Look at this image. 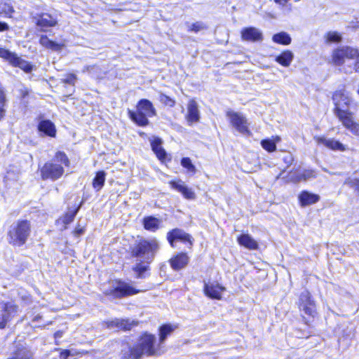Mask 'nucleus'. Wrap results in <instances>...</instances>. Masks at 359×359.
Here are the masks:
<instances>
[{"label": "nucleus", "mask_w": 359, "mask_h": 359, "mask_svg": "<svg viewBox=\"0 0 359 359\" xmlns=\"http://www.w3.org/2000/svg\"><path fill=\"white\" fill-rule=\"evenodd\" d=\"M163 346L157 341L155 334L147 331L142 332L137 338V343L130 346L124 353V359H140L143 355L158 356L163 353Z\"/></svg>", "instance_id": "obj_3"}, {"label": "nucleus", "mask_w": 359, "mask_h": 359, "mask_svg": "<svg viewBox=\"0 0 359 359\" xmlns=\"http://www.w3.org/2000/svg\"><path fill=\"white\" fill-rule=\"evenodd\" d=\"M70 165V159L67 154L58 150L55 151L53 158L46 161L39 168L38 171L42 180L55 182L64 175L65 167L69 168Z\"/></svg>", "instance_id": "obj_4"}, {"label": "nucleus", "mask_w": 359, "mask_h": 359, "mask_svg": "<svg viewBox=\"0 0 359 359\" xmlns=\"http://www.w3.org/2000/svg\"><path fill=\"white\" fill-rule=\"evenodd\" d=\"M169 186L171 189L180 192L187 200H194L196 198L194 191L187 186L184 185L181 180H172L169 181Z\"/></svg>", "instance_id": "obj_19"}, {"label": "nucleus", "mask_w": 359, "mask_h": 359, "mask_svg": "<svg viewBox=\"0 0 359 359\" xmlns=\"http://www.w3.org/2000/svg\"><path fill=\"white\" fill-rule=\"evenodd\" d=\"M107 173L104 170H99L95 172L93 179L92 186L96 191H100L104 185Z\"/></svg>", "instance_id": "obj_34"}, {"label": "nucleus", "mask_w": 359, "mask_h": 359, "mask_svg": "<svg viewBox=\"0 0 359 359\" xmlns=\"http://www.w3.org/2000/svg\"><path fill=\"white\" fill-rule=\"evenodd\" d=\"M33 353L27 347L22 345L18 346L12 353V355L8 359H33Z\"/></svg>", "instance_id": "obj_29"}, {"label": "nucleus", "mask_w": 359, "mask_h": 359, "mask_svg": "<svg viewBox=\"0 0 359 359\" xmlns=\"http://www.w3.org/2000/svg\"><path fill=\"white\" fill-rule=\"evenodd\" d=\"M236 241L240 246L249 250H257L259 248L257 241L248 233L238 235L236 238Z\"/></svg>", "instance_id": "obj_26"}, {"label": "nucleus", "mask_w": 359, "mask_h": 359, "mask_svg": "<svg viewBox=\"0 0 359 359\" xmlns=\"http://www.w3.org/2000/svg\"><path fill=\"white\" fill-rule=\"evenodd\" d=\"M15 9L8 0H0V17L13 18Z\"/></svg>", "instance_id": "obj_33"}, {"label": "nucleus", "mask_w": 359, "mask_h": 359, "mask_svg": "<svg viewBox=\"0 0 359 359\" xmlns=\"http://www.w3.org/2000/svg\"><path fill=\"white\" fill-rule=\"evenodd\" d=\"M138 325V321L128 319L115 318L106 322L108 328H117L118 330L127 332L131 330L134 327Z\"/></svg>", "instance_id": "obj_20"}, {"label": "nucleus", "mask_w": 359, "mask_h": 359, "mask_svg": "<svg viewBox=\"0 0 359 359\" xmlns=\"http://www.w3.org/2000/svg\"><path fill=\"white\" fill-rule=\"evenodd\" d=\"M281 140L280 136L273 135L271 139H263L260 142L262 148L269 153H273L277 150L276 144Z\"/></svg>", "instance_id": "obj_31"}, {"label": "nucleus", "mask_w": 359, "mask_h": 359, "mask_svg": "<svg viewBox=\"0 0 359 359\" xmlns=\"http://www.w3.org/2000/svg\"><path fill=\"white\" fill-rule=\"evenodd\" d=\"M290 0H274V1L276 4H284L287 3Z\"/></svg>", "instance_id": "obj_50"}, {"label": "nucleus", "mask_w": 359, "mask_h": 359, "mask_svg": "<svg viewBox=\"0 0 359 359\" xmlns=\"http://www.w3.org/2000/svg\"><path fill=\"white\" fill-rule=\"evenodd\" d=\"M71 355V352L68 349L62 350L60 353V357L61 359H67L68 357Z\"/></svg>", "instance_id": "obj_48"}, {"label": "nucleus", "mask_w": 359, "mask_h": 359, "mask_svg": "<svg viewBox=\"0 0 359 359\" xmlns=\"http://www.w3.org/2000/svg\"><path fill=\"white\" fill-rule=\"evenodd\" d=\"M0 57L8 62L13 67H18L25 73H31L34 66L28 61L19 57L15 53L0 47Z\"/></svg>", "instance_id": "obj_10"}, {"label": "nucleus", "mask_w": 359, "mask_h": 359, "mask_svg": "<svg viewBox=\"0 0 359 359\" xmlns=\"http://www.w3.org/2000/svg\"><path fill=\"white\" fill-rule=\"evenodd\" d=\"M10 29L8 24L4 21H0V32H7Z\"/></svg>", "instance_id": "obj_47"}, {"label": "nucleus", "mask_w": 359, "mask_h": 359, "mask_svg": "<svg viewBox=\"0 0 359 359\" xmlns=\"http://www.w3.org/2000/svg\"><path fill=\"white\" fill-rule=\"evenodd\" d=\"M208 29V27L204 23L201 22H196L192 23L188 27L187 31L189 32H193L195 33H198L200 31H202L203 29Z\"/></svg>", "instance_id": "obj_41"}, {"label": "nucleus", "mask_w": 359, "mask_h": 359, "mask_svg": "<svg viewBox=\"0 0 359 359\" xmlns=\"http://www.w3.org/2000/svg\"><path fill=\"white\" fill-rule=\"evenodd\" d=\"M241 38L243 41L261 42L264 36L262 32L255 27H244L241 31Z\"/></svg>", "instance_id": "obj_17"}, {"label": "nucleus", "mask_w": 359, "mask_h": 359, "mask_svg": "<svg viewBox=\"0 0 359 359\" xmlns=\"http://www.w3.org/2000/svg\"><path fill=\"white\" fill-rule=\"evenodd\" d=\"M39 132L50 137H55L57 129L55 125L49 119L41 120L37 125Z\"/></svg>", "instance_id": "obj_25"}, {"label": "nucleus", "mask_w": 359, "mask_h": 359, "mask_svg": "<svg viewBox=\"0 0 359 359\" xmlns=\"http://www.w3.org/2000/svg\"><path fill=\"white\" fill-rule=\"evenodd\" d=\"M139 135H140L141 137H143V136H144L146 134H145L144 132H140V133H139Z\"/></svg>", "instance_id": "obj_52"}, {"label": "nucleus", "mask_w": 359, "mask_h": 359, "mask_svg": "<svg viewBox=\"0 0 359 359\" xmlns=\"http://www.w3.org/2000/svg\"><path fill=\"white\" fill-rule=\"evenodd\" d=\"M189 257L186 252H180L173 255L169 260V264L173 271H179L184 269L189 263Z\"/></svg>", "instance_id": "obj_18"}, {"label": "nucleus", "mask_w": 359, "mask_h": 359, "mask_svg": "<svg viewBox=\"0 0 359 359\" xmlns=\"http://www.w3.org/2000/svg\"><path fill=\"white\" fill-rule=\"evenodd\" d=\"M19 92H20V99L24 100L25 97H27L29 95L31 90L29 89H28L27 88L25 87V88L20 89Z\"/></svg>", "instance_id": "obj_44"}, {"label": "nucleus", "mask_w": 359, "mask_h": 359, "mask_svg": "<svg viewBox=\"0 0 359 359\" xmlns=\"http://www.w3.org/2000/svg\"><path fill=\"white\" fill-rule=\"evenodd\" d=\"M225 291L226 287L217 280L205 282L203 287L204 295L210 299L221 300Z\"/></svg>", "instance_id": "obj_13"}, {"label": "nucleus", "mask_w": 359, "mask_h": 359, "mask_svg": "<svg viewBox=\"0 0 359 359\" xmlns=\"http://www.w3.org/2000/svg\"><path fill=\"white\" fill-rule=\"evenodd\" d=\"M297 306L299 312L302 313V323L305 325L310 327L311 323L318 316V311L316 302L308 290H305L300 293Z\"/></svg>", "instance_id": "obj_7"}, {"label": "nucleus", "mask_w": 359, "mask_h": 359, "mask_svg": "<svg viewBox=\"0 0 359 359\" xmlns=\"http://www.w3.org/2000/svg\"><path fill=\"white\" fill-rule=\"evenodd\" d=\"M6 97L4 93V90L2 88L0 87V105L6 106Z\"/></svg>", "instance_id": "obj_46"}, {"label": "nucleus", "mask_w": 359, "mask_h": 359, "mask_svg": "<svg viewBox=\"0 0 359 359\" xmlns=\"http://www.w3.org/2000/svg\"><path fill=\"white\" fill-rule=\"evenodd\" d=\"M38 319H39V317H36V318L34 319V320H38Z\"/></svg>", "instance_id": "obj_53"}, {"label": "nucleus", "mask_w": 359, "mask_h": 359, "mask_svg": "<svg viewBox=\"0 0 359 359\" xmlns=\"http://www.w3.org/2000/svg\"><path fill=\"white\" fill-rule=\"evenodd\" d=\"M18 311V304L12 302H6L1 304V316L0 318V329H4L6 325L17 314Z\"/></svg>", "instance_id": "obj_15"}, {"label": "nucleus", "mask_w": 359, "mask_h": 359, "mask_svg": "<svg viewBox=\"0 0 359 359\" xmlns=\"http://www.w3.org/2000/svg\"><path fill=\"white\" fill-rule=\"evenodd\" d=\"M177 325L170 323H164L159 326L158 331V341L161 345L165 341V339L171 335V334L177 329Z\"/></svg>", "instance_id": "obj_28"}, {"label": "nucleus", "mask_w": 359, "mask_h": 359, "mask_svg": "<svg viewBox=\"0 0 359 359\" xmlns=\"http://www.w3.org/2000/svg\"><path fill=\"white\" fill-rule=\"evenodd\" d=\"M39 44L46 48V49L60 51L62 50L63 44L58 43L51 39H50L47 35L42 34L39 39Z\"/></svg>", "instance_id": "obj_30"}, {"label": "nucleus", "mask_w": 359, "mask_h": 359, "mask_svg": "<svg viewBox=\"0 0 359 359\" xmlns=\"http://www.w3.org/2000/svg\"><path fill=\"white\" fill-rule=\"evenodd\" d=\"M76 81L77 76L74 73L69 72L65 74V78L61 79V83L74 86Z\"/></svg>", "instance_id": "obj_40"}, {"label": "nucleus", "mask_w": 359, "mask_h": 359, "mask_svg": "<svg viewBox=\"0 0 359 359\" xmlns=\"http://www.w3.org/2000/svg\"><path fill=\"white\" fill-rule=\"evenodd\" d=\"M156 109L152 103L148 99L142 98L137 101L135 105V109L127 110V115L129 119L138 127H147L149 125V118L156 116Z\"/></svg>", "instance_id": "obj_5"}, {"label": "nucleus", "mask_w": 359, "mask_h": 359, "mask_svg": "<svg viewBox=\"0 0 359 359\" xmlns=\"http://www.w3.org/2000/svg\"><path fill=\"white\" fill-rule=\"evenodd\" d=\"M181 165L187 170V172L191 175L196 173V168L189 157H183L181 159Z\"/></svg>", "instance_id": "obj_39"}, {"label": "nucleus", "mask_w": 359, "mask_h": 359, "mask_svg": "<svg viewBox=\"0 0 359 359\" xmlns=\"http://www.w3.org/2000/svg\"><path fill=\"white\" fill-rule=\"evenodd\" d=\"M31 233V221L27 219H18L7 231L8 243L13 247H22L27 242Z\"/></svg>", "instance_id": "obj_6"}, {"label": "nucleus", "mask_w": 359, "mask_h": 359, "mask_svg": "<svg viewBox=\"0 0 359 359\" xmlns=\"http://www.w3.org/2000/svg\"><path fill=\"white\" fill-rule=\"evenodd\" d=\"M150 146L156 157L161 163L171 161L172 158L163 147V140L161 137L158 136L153 137L150 140Z\"/></svg>", "instance_id": "obj_16"}, {"label": "nucleus", "mask_w": 359, "mask_h": 359, "mask_svg": "<svg viewBox=\"0 0 359 359\" xmlns=\"http://www.w3.org/2000/svg\"><path fill=\"white\" fill-rule=\"evenodd\" d=\"M226 116L229 118V123L238 133L248 136L251 135V131L249 129V124L247 118L238 112L228 111Z\"/></svg>", "instance_id": "obj_12"}, {"label": "nucleus", "mask_w": 359, "mask_h": 359, "mask_svg": "<svg viewBox=\"0 0 359 359\" xmlns=\"http://www.w3.org/2000/svg\"><path fill=\"white\" fill-rule=\"evenodd\" d=\"M6 109L4 105H0V121L4 118L5 115Z\"/></svg>", "instance_id": "obj_49"}, {"label": "nucleus", "mask_w": 359, "mask_h": 359, "mask_svg": "<svg viewBox=\"0 0 359 359\" xmlns=\"http://www.w3.org/2000/svg\"><path fill=\"white\" fill-rule=\"evenodd\" d=\"M314 140L318 144H323L332 151H345L348 149L346 145L334 139H327L324 136H316Z\"/></svg>", "instance_id": "obj_21"}, {"label": "nucleus", "mask_w": 359, "mask_h": 359, "mask_svg": "<svg viewBox=\"0 0 359 359\" xmlns=\"http://www.w3.org/2000/svg\"><path fill=\"white\" fill-rule=\"evenodd\" d=\"M158 100L163 107L172 108L176 105V100L175 98L165 94L160 93L158 96Z\"/></svg>", "instance_id": "obj_38"}, {"label": "nucleus", "mask_w": 359, "mask_h": 359, "mask_svg": "<svg viewBox=\"0 0 359 359\" xmlns=\"http://www.w3.org/2000/svg\"><path fill=\"white\" fill-rule=\"evenodd\" d=\"M348 185L359 194V177H355L348 181Z\"/></svg>", "instance_id": "obj_43"}, {"label": "nucleus", "mask_w": 359, "mask_h": 359, "mask_svg": "<svg viewBox=\"0 0 359 359\" xmlns=\"http://www.w3.org/2000/svg\"><path fill=\"white\" fill-rule=\"evenodd\" d=\"M61 334H62L61 332H56V333L55 334V337H60V336H61Z\"/></svg>", "instance_id": "obj_51"}, {"label": "nucleus", "mask_w": 359, "mask_h": 359, "mask_svg": "<svg viewBox=\"0 0 359 359\" xmlns=\"http://www.w3.org/2000/svg\"><path fill=\"white\" fill-rule=\"evenodd\" d=\"M144 290L133 286L130 283L122 278H114L112 280V287L103 291L105 297L113 299H121L126 297L136 295Z\"/></svg>", "instance_id": "obj_8"}, {"label": "nucleus", "mask_w": 359, "mask_h": 359, "mask_svg": "<svg viewBox=\"0 0 359 359\" xmlns=\"http://www.w3.org/2000/svg\"><path fill=\"white\" fill-rule=\"evenodd\" d=\"M83 203V201L82 200L72 210L65 212L61 217H60L56 220V224H61L63 227V229H67L68 225L69 224H71L74 220L75 217L77 215V213L79 212V210L81 209Z\"/></svg>", "instance_id": "obj_22"}, {"label": "nucleus", "mask_w": 359, "mask_h": 359, "mask_svg": "<svg viewBox=\"0 0 359 359\" xmlns=\"http://www.w3.org/2000/svg\"><path fill=\"white\" fill-rule=\"evenodd\" d=\"M333 102V113L342 126L353 135L359 137V123L355 121L354 114L344 108H348L353 102L349 93L344 88L338 89L332 95Z\"/></svg>", "instance_id": "obj_2"}, {"label": "nucleus", "mask_w": 359, "mask_h": 359, "mask_svg": "<svg viewBox=\"0 0 359 359\" xmlns=\"http://www.w3.org/2000/svg\"><path fill=\"white\" fill-rule=\"evenodd\" d=\"M294 57L292 52L290 50H283L275 58V61L283 67H287L290 65Z\"/></svg>", "instance_id": "obj_32"}, {"label": "nucleus", "mask_w": 359, "mask_h": 359, "mask_svg": "<svg viewBox=\"0 0 359 359\" xmlns=\"http://www.w3.org/2000/svg\"><path fill=\"white\" fill-rule=\"evenodd\" d=\"M272 40L274 43L287 46L291 43L292 39L290 36L285 32H280L273 35Z\"/></svg>", "instance_id": "obj_35"}, {"label": "nucleus", "mask_w": 359, "mask_h": 359, "mask_svg": "<svg viewBox=\"0 0 359 359\" xmlns=\"http://www.w3.org/2000/svg\"><path fill=\"white\" fill-rule=\"evenodd\" d=\"M159 249V243L155 238L151 239L141 238L133 246L130 247L128 250L130 258L145 257L143 261L137 262L132 267L137 278L144 279L150 276V264Z\"/></svg>", "instance_id": "obj_1"}, {"label": "nucleus", "mask_w": 359, "mask_h": 359, "mask_svg": "<svg viewBox=\"0 0 359 359\" xmlns=\"http://www.w3.org/2000/svg\"><path fill=\"white\" fill-rule=\"evenodd\" d=\"M166 239L172 247H174V243L176 241H181L186 245L189 249L192 248L194 241L191 234L179 228L170 230L166 234Z\"/></svg>", "instance_id": "obj_11"}, {"label": "nucleus", "mask_w": 359, "mask_h": 359, "mask_svg": "<svg viewBox=\"0 0 359 359\" xmlns=\"http://www.w3.org/2000/svg\"><path fill=\"white\" fill-rule=\"evenodd\" d=\"M355 61L353 62V69L355 72H359V49L358 48V53L355 55Z\"/></svg>", "instance_id": "obj_45"}, {"label": "nucleus", "mask_w": 359, "mask_h": 359, "mask_svg": "<svg viewBox=\"0 0 359 359\" xmlns=\"http://www.w3.org/2000/svg\"><path fill=\"white\" fill-rule=\"evenodd\" d=\"M144 229L149 232H156L161 228V220L154 216H145L142 220Z\"/></svg>", "instance_id": "obj_27"}, {"label": "nucleus", "mask_w": 359, "mask_h": 359, "mask_svg": "<svg viewBox=\"0 0 359 359\" xmlns=\"http://www.w3.org/2000/svg\"><path fill=\"white\" fill-rule=\"evenodd\" d=\"M358 53V48L341 46L335 48L331 54L330 62L335 66H342L346 60H353Z\"/></svg>", "instance_id": "obj_9"}, {"label": "nucleus", "mask_w": 359, "mask_h": 359, "mask_svg": "<svg viewBox=\"0 0 359 359\" xmlns=\"http://www.w3.org/2000/svg\"><path fill=\"white\" fill-rule=\"evenodd\" d=\"M325 41L327 43H339L342 40L341 34L337 31H330L325 33Z\"/></svg>", "instance_id": "obj_37"}, {"label": "nucleus", "mask_w": 359, "mask_h": 359, "mask_svg": "<svg viewBox=\"0 0 359 359\" xmlns=\"http://www.w3.org/2000/svg\"><path fill=\"white\" fill-rule=\"evenodd\" d=\"M320 201V196L306 190L300 191L298 195V203L301 207H306L316 203Z\"/></svg>", "instance_id": "obj_24"}, {"label": "nucleus", "mask_w": 359, "mask_h": 359, "mask_svg": "<svg viewBox=\"0 0 359 359\" xmlns=\"http://www.w3.org/2000/svg\"><path fill=\"white\" fill-rule=\"evenodd\" d=\"M313 177H315V174L313 170H304L302 172L293 174L290 177V181L293 183H297L302 180H306Z\"/></svg>", "instance_id": "obj_36"}, {"label": "nucleus", "mask_w": 359, "mask_h": 359, "mask_svg": "<svg viewBox=\"0 0 359 359\" xmlns=\"http://www.w3.org/2000/svg\"><path fill=\"white\" fill-rule=\"evenodd\" d=\"M34 22L41 32H47L49 28L57 25V20L49 13H39L32 17Z\"/></svg>", "instance_id": "obj_14"}, {"label": "nucleus", "mask_w": 359, "mask_h": 359, "mask_svg": "<svg viewBox=\"0 0 359 359\" xmlns=\"http://www.w3.org/2000/svg\"><path fill=\"white\" fill-rule=\"evenodd\" d=\"M90 67H86V69L87 70H88V69H90Z\"/></svg>", "instance_id": "obj_54"}, {"label": "nucleus", "mask_w": 359, "mask_h": 359, "mask_svg": "<svg viewBox=\"0 0 359 359\" xmlns=\"http://www.w3.org/2000/svg\"><path fill=\"white\" fill-rule=\"evenodd\" d=\"M86 227L81 226L79 224H76L75 228L72 230V233L74 237H79L84 233Z\"/></svg>", "instance_id": "obj_42"}, {"label": "nucleus", "mask_w": 359, "mask_h": 359, "mask_svg": "<svg viewBox=\"0 0 359 359\" xmlns=\"http://www.w3.org/2000/svg\"><path fill=\"white\" fill-rule=\"evenodd\" d=\"M185 119L189 125H192L200 120L198 106L194 99H191L188 102L187 114L185 115Z\"/></svg>", "instance_id": "obj_23"}]
</instances>
